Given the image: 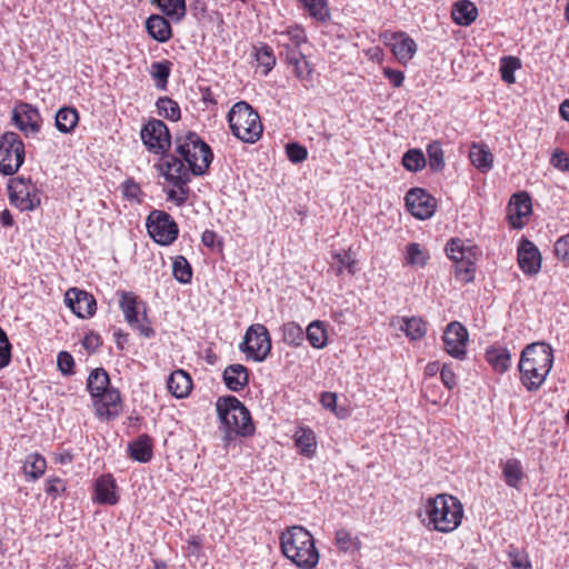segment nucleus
<instances>
[{"instance_id":"nucleus-3","label":"nucleus","mask_w":569,"mask_h":569,"mask_svg":"<svg viewBox=\"0 0 569 569\" xmlns=\"http://www.w3.org/2000/svg\"><path fill=\"white\" fill-rule=\"evenodd\" d=\"M425 512L428 518L426 526L429 529L450 533L461 525L465 511L461 501L457 497L449 493H439L427 499Z\"/></svg>"},{"instance_id":"nucleus-42","label":"nucleus","mask_w":569,"mask_h":569,"mask_svg":"<svg viewBox=\"0 0 569 569\" xmlns=\"http://www.w3.org/2000/svg\"><path fill=\"white\" fill-rule=\"evenodd\" d=\"M158 113L170 121H178L181 118V110L177 101L169 97H160L156 102Z\"/></svg>"},{"instance_id":"nucleus-47","label":"nucleus","mask_w":569,"mask_h":569,"mask_svg":"<svg viewBox=\"0 0 569 569\" xmlns=\"http://www.w3.org/2000/svg\"><path fill=\"white\" fill-rule=\"evenodd\" d=\"M428 254L422 251L419 243L411 242L406 248V263L409 266L425 267L428 262Z\"/></svg>"},{"instance_id":"nucleus-26","label":"nucleus","mask_w":569,"mask_h":569,"mask_svg":"<svg viewBox=\"0 0 569 569\" xmlns=\"http://www.w3.org/2000/svg\"><path fill=\"white\" fill-rule=\"evenodd\" d=\"M451 16L457 24L470 26L477 19L478 9L473 2L460 0L453 4Z\"/></svg>"},{"instance_id":"nucleus-61","label":"nucleus","mask_w":569,"mask_h":569,"mask_svg":"<svg viewBox=\"0 0 569 569\" xmlns=\"http://www.w3.org/2000/svg\"><path fill=\"white\" fill-rule=\"evenodd\" d=\"M383 74L395 88H399L402 86L405 80V74L402 71L391 68H385Z\"/></svg>"},{"instance_id":"nucleus-40","label":"nucleus","mask_w":569,"mask_h":569,"mask_svg":"<svg viewBox=\"0 0 569 569\" xmlns=\"http://www.w3.org/2000/svg\"><path fill=\"white\" fill-rule=\"evenodd\" d=\"M400 330L403 331L410 340H419L425 337L427 327L421 318L411 317L402 319Z\"/></svg>"},{"instance_id":"nucleus-64","label":"nucleus","mask_w":569,"mask_h":569,"mask_svg":"<svg viewBox=\"0 0 569 569\" xmlns=\"http://www.w3.org/2000/svg\"><path fill=\"white\" fill-rule=\"evenodd\" d=\"M123 194L128 199H137L140 193V187L132 180L123 182Z\"/></svg>"},{"instance_id":"nucleus-9","label":"nucleus","mask_w":569,"mask_h":569,"mask_svg":"<svg viewBox=\"0 0 569 569\" xmlns=\"http://www.w3.org/2000/svg\"><path fill=\"white\" fill-rule=\"evenodd\" d=\"M24 143L17 132L6 131L0 136V173L14 174L24 162Z\"/></svg>"},{"instance_id":"nucleus-60","label":"nucleus","mask_w":569,"mask_h":569,"mask_svg":"<svg viewBox=\"0 0 569 569\" xmlns=\"http://www.w3.org/2000/svg\"><path fill=\"white\" fill-rule=\"evenodd\" d=\"M440 378L442 383L449 389H453L457 386V379L455 372L448 365H443L440 370Z\"/></svg>"},{"instance_id":"nucleus-4","label":"nucleus","mask_w":569,"mask_h":569,"mask_svg":"<svg viewBox=\"0 0 569 569\" xmlns=\"http://www.w3.org/2000/svg\"><path fill=\"white\" fill-rule=\"evenodd\" d=\"M174 151L178 156H173L186 166L190 177L203 176L213 160L210 146L193 131L176 136Z\"/></svg>"},{"instance_id":"nucleus-33","label":"nucleus","mask_w":569,"mask_h":569,"mask_svg":"<svg viewBox=\"0 0 569 569\" xmlns=\"http://www.w3.org/2000/svg\"><path fill=\"white\" fill-rule=\"evenodd\" d=\"M295 445L300 453L311 458L316 453V435L310 428L301 427L295 433Z\"/></svg>"},{"instance_id":"nucleus-16","label":"nucleus","mask_w":569,"mask_h":569,"mask_svg":"<svg viewBox=\"0 0 569 569\" xmlns=\"http://www.w3.org/2000/svg\"><path fill=\"white\" fill-rule=\"evenodd\" d=\"M445 350L456 359L466 357V347L469 340L467 329L458 321L450 322L442 336Z\"/></svg>"},{"instance_id":"nucleus-52","label":"nucleus","mask_w":569,"mask_h":569,"mask_svg":"<svg viewBox=\"0 0 569 569\" xmlns=\"http://www.w3.org/2000/svg\"><path fill=\"white\" fill-rule=\"evenodd\" d=\"M256 59L260 66L266 68L264 73L269 72L276 63V58L269 46L257 49Z\"/></svg>"},{"instance_id":"nucleus-2","label":"nucleus","mask_w":569,"mask_h":569,"mask_svg":"<svg viewBox=\"0 0 569 569\" xmlns=\"http://www.w3.org/2000/svg\"><path fill=\"white\" fill-rule=\"evenodd\" d=\"M283 556L297 567L313 569L319 562V552L313 536L301 526H293L280 536Z\"/></svg>"},{"instance_id":"nucleus-57","label":"nucleus","mask_w":569,"mask_h":569,"mask_svg":"<svg viewBox=\"0 0 569 569\" xmlns=\"http://www.w3.org/2000/svg\"><path fill=\"white\" fill-rule=\"evenodd\" d=\"M550 163L558 170L569 171V158L563 150L556 149L552 152Z\"/></svg>"},{"instance_id":"nucleus-29","label":"nucleus","mask_w":569,"mask_h":569,"mask_svg":"<svg viewBox=\"0 0 569 569\" xmlns=\"http://www.w3.org/2000/svg\"><path fill=\"white\" fill-rule=\"evenodd\" d=\"M79 122V113L72 107L60 108L54 117V124L59 132L70 133L74 130Z\"/></svg>"},{"instance_id":"nucleus-20","label":"nucleus","mask_w":569,"mask_h":569,"mask_svg":"<svg viewBox=\"0 0 569 569\" xmlns=\"http://www.w3.org/2000/svg\"><path fill=\"white\" fill-rule=\"evenodd\" d=\"M118 486L110 473L98 477L94 481L93 501L99 505L114 506L119 501Z\"/></svg>"},{"instance_id":"nucleus-18","label":"nucleus","mask_w":569,"mask_h":569,"mask_svg":"<svg viewBox=\"0 0 569 569\" xmlns=\"http://www.w3.org/2000/svg\"><path fill=\"white\" fill-rule=\"evenodd\" d=\"M541 253L537 246L522 239L518 248V264L525 274L535 276L541 268Z\"/></svg>"},{"instance_id":"nucleus-62","label":"nucleus","mask_w":569,"mask_h":569,"mask_svg":"<svg viewBox=\"0 0 569 569\" xmlns=\"http://www.w3.org/2000/svg\"><path fill=\"white\" fill-rule=\"evenodd\" d=\"M132 328L137 329L139 331V333L144 338H152L156 335V331L150 326V322L147 318L146 310L143 311V321L142 322L138 321V323L136 326H133Z\"/></svg>"},{"instance_id":"nucleus-15","label":"nucleus","mask_w":569,"mask_h":569,"mask_svg":"<svg viewBox=\"0 0 569 569\" xmlns=\"http://www.w3.org/2000/svg\"><path fill=\"white\" fill-rule=\"evenodd\" d=\"M408 211L420 220L432 217L436 210V199L425 189L412 188L405 197Z\"/></svg>"},{"instance_id":"nucleus-30","label":"nucleus","mask_w":569,"mask_h":569,"mask_svg":"<svg viewBox=\"0 0 569 569\" xmlns=\"http://www.w3.org/2000/svg\"><path fill=\"white\" fill-rule=\"evenodd\" d=\"M309 16L320 23L331 21V11L328 0H298Z\"/></svg>"},{"instance_id":"nucleus-49","label":"nucleus","mask_w":569,"mask_h":569,"mask_svg":"<svg viewBox=\"0 0 569 569\" xmlns=\"http://www.w3.org/2000/svg\"><path fill=\"white\" fill-rule=\"evenodd\" d=\"M332 258L337 263V267H336L337 274H341L345 268H347L351 274H353L356 272L355 271L356 260L352 258L350 252H345V253L333 252Z\"/></svg>"},{"instance_id":"nucleus-46","label":"nucleus","mask_w":569,"mask_h":569,"mask_svg":"<svg viewBox=\"0 0 569 569\" xmlns=\"http://www.w3.org/2000/svg\"><path fill=\"white\" fill-rule=\"evenodd\" d=\"M427 154L432 171H441L445 168V154L439 141H432L428 144Z\"/></svg>"},{"instance_id":"nucleus-1","label":"nucleus","mask_w":569,"mask_h":569,"mask_svg":"<svg viewBox=\"0 0 569 569\" xmlns=\"http://www.w3.org/2000/svg\"><path fill=\"white\" fill-rule=\"evenodd\" d=\"M553 349L547 342L538 341L525 347L518 368L520 380L528 391L541 388L553 366Z\"/></svg>"},{"instance_id":"nucleus-45","label":"nucleus","mask_w":569,"mask_h":569,"mask_svg":"<svg viewBox=\"0 0 569 569\" xmlns=\"http://www.w3.org/2000/svg\"><path fill=\"white\" fill-rule=\"evenodd\" d=\"M402 164L408 171H421L426 167L423 152L419 149L408 150L402 157Z\"/></svg>"},{"instance_id":"nucleus-58","label":"nucleus","mask_w":569,"mask_h":569,"mask_svg":"<svg viewBox=\"0 0 569 569\" xmlns=\"http://www.w3.org/2000/svg\"><path fill=\"white\" fill-rule=\"evenodd\" d=\"M82 345L84 349L88 350L89 352H96L102 345V339L99 333L90 331L84 336Z\"/></svg>"},{"instance_id":"nucleus-17","label":"nucleus","mask_w":569,"mask_h":569,"mask_svg":"<svg viewBox=\"0 0 569 569\" xmlns=\"http://www.w3.org/2000/svg\"><path fill=\"white\" fill-rule=\"evenodd\" d=\"M64 302L79 318L87 319L96 313V299L84 290L70 288L64 295Z\"/></svg>"},{"instance_id":"nucleus-34","label":"nucleus","mask_w":569,"mask_h":569,"mask_svg":"<svg viewBox=\"0 0 569 569\" xmlns=\"http://www.w3.org/2000/svg\"><path fill=\"white\" fill-rule=\"evenodd\" d=\"M110 388V378L103 368L93 369L87 379V389L92 398H98Z\"/></svg>"},{"instance_id":"nucleus-21","label":"nucleus","mask_w":569,"mask_h":569,"mask_svg":"<svg viewBox=\"0 0 569 569\" xmlns=\"http://www.w3.org/2000/svg\"><path fill=\"white\" fill-rule=\"evenodd\" d=\"M222 380L230 391L239 392L249 383V370L240 363L229 365L222 372Z\"/></svg>"},{"instance_id":"nucleus-6","label":"nucleus","mask_w":569,"mask_h":569,"mask_svg":"<svg viewBox=\"0 0 569 569\" xmlns=\"http://www.w3.org/2000/svg\"><path fill=\"white\" fill-rule=\"evenodd\" d=\"M216 409L220 422L241 437L252 436L254 426L246 406L234 396H222L217 399Z\"/></svg>"},{"instance_id":"nucleus-11","label":"nucleus","mask_w":569,"mask_h":569,"mask_svg":"<svg viewBox=\"0 0 569 569\" xmlns=\"http://www.w3.org/2000/svg\"><path fill=\"white\" fill-rule=\"evenodd\" d=\"M149 236L161 246H169L178 237L179 228L173 218L162 210H153L147 218Z\"/></svg>"},{"instance_id":"nucleus-44","label":"nucleus","mask_w":569,"mask_h":569,"mask_svg":"<svg viewBox=\"0 0 569 569\" xmlns=\"http://www.w3.org/2000/svg\"><path fill=\"white\" fill-rule=\"evenodd\" d=\"M282 339L289 346L299 347L305 340V331L298 323L287 322L282 327Z\"/></svg>"},{"instance_id":"nucleus-31","label":"nucleus","mask_w":569,"mask_h":569,"mask_svg":"<svg viewBox=\"0 0 569 569\" xmlns=\"http://www.w3.org/2000/svg\"><path fill=\"white\" fill-rule=\"evenodd\" d=\"M162 14L173 22H180L187 13L186 0H153Z\"/></svg>"},{"instance_id":"nucleus-5","label":"nucleus","mask_w":569,"mask_h":569,"mask_svg":"<svg viewBox=\"0 0 569 569\" xmlns=\"http://www.w3.org/2000/svg\"><path fill=\"white\" fill-rule=\"evenodd\" d=\"M228 122L232 134L247 143L257 142L263 127L258 112L246 101L234 103L228 112Z\"/></svg>"},{"instance_id":"nucleus-27","label":"nucleus","mask_w":569,"mask_h":569,"mask_svg":"<svg viewBox=\"0 0 569 569\" xmlns=\"http://www.w3.org/2000/svg\"><path fill=\"white\" fill-rule=\"evenodd\" d=\"M469 158L471 163L481 172H487L492 168L493 156L486 144L472 143Z\"/></svg>"},{"instance_id":"nucleus-63","label":"nucleus","mask_w":569,"mask_h":569,"mask_svg":"<svg viewBox=\"0 0 569 569\" xmlns=\"http://www.w3.org/2000/svg\"><path fill=\"white\" fill-rule=\"evenodd\" d=\"M320 402L323 408L336 412L337 409V395L333 392H322L320 396Z\"/></svg>"},{"instance_id":"nucleus-28","label":"nucleus","mask_w":569,"mask_h":569,"mask_svg":"<svg viewBox=\"0 0 569 569\" xmlns=\"http://www.w3.org/2000/svg\"><path fill=\"white\" fill-rule=\"evenodd\" d=\"M139 299L138 297L130 291H121L119 307L124 315V319L130 327H133L138 323V315H139Z\"/></svg>"},{"instance_id":"nucleus-19","label":"nucleus","mask_w":569,"mask_h":569,"mask_svg":"<svg viewBox=\"0 0 569 569\" xmlns=\"http://www.w3.org/2000/svg\"><path fill=\"white\" fill-rule=\"evenodd\" d=\"M507 211L510 224L516 229L522 228V218L532 212L531 198L525 191L515 193L510 199Z\"/></svg>"},{"instance_id":"nucleus-24","label":"nucleus","mask_w":569,"mask_h":569,"mask_svg":"<svg viewBox=\"0 0 569 569\" xmlns=\"http://www.w3.org/2000/svg\"><path fill=\"white\" fill-rule=\"evenodd\" d=\"M169 392L178 398L187 397L192 389V379L188 372L182 369L174 370L167 380Z\"/></svg>"},{"instance_id":"nucleus-36","label":"nucleus","mask_w":569,"mask_h":569,"mask_svg":"<svg viewBox=\"0 0 569 569\" xmlns=\"http://www.w3.org/2000/svg\"><path fill=\"white\" fill-rule=\"evenodd\" d=\"M486 359L497 372H506L511 366L510 352L503 347L489 348Z\"/></svg>"},{"instance_id":"nucleus-55","label":"nucleus","mask_w":569,"mask_h":569,"mask_svg":"<svg viewBox=\"0 0 569 569\" xmlns=\"http://www.w3.org/2000/svg\"><path fill=\"white\" fill-rule=\"evenodd\" d=\"M510 565L513 569H531L528 556L520 552L517 548L510 547L509 551Z\"/></svg>"},{"instance_id":"nucleus-43","label":"nucleus","mask_w":569,"mask_h":569,"mask_svg":"<svg viewBox=\"0 0 569 569\" xmlns=\"http://www.w3.org/2000/svg\"><path fill=\"white\" fill-rule=\"evenodd\" d=\"M173 278L183 284L190 283L192 280V268L183 256H177L172 263Z\"/></svg>"},{"instance_id":"nucleus-48","label":"nucleus","mask_w":569,"mask_h":569,"mask_svg":"<svg viewBox=\"0 0 569 569\" xmlns=\"http://www.w3.org/2000/svg\"><path fill=\"white\" fill-rule=\"evenodd\" d=\"M521 67V62L516 57H503L500 61L501 79L507 83H515V71Z\"/></svg>"},{"instance_id":"nucleus-56","label":"nucleus","mask_w":569,"mask_h":569,"mask_svg":"<svg viewBox=\"0 0 569 569\" xmlns=\"http://www.w3.org/2000/svg\"><path fill=\"white\" fill-rule=\"evenodd\" d=\"M57 365L63 376H70L73 373L74 360L68 351H60L58 353Z\"/></svg>"},{"instance_id":"nucleus-14","label":"nucleus","mask_w":569,"mask_h":569,"mask_svg":"<svg viewBox=\"0 0 569 569\" xmlns=\"http://www.w3.org/2000/svg\"><path fill=\"white\" fill-rule=\"evenodd\" d=\"M30 179L23 177L11 178L8 183L10 203L21 211H32L40 206V198L34 192Z\"/></svg>"},{"instance_id":"nucleus-54","label":"nucleus","mask_w":569,"mask_h":569,"mask_svg":"<svg viewBox=\"0 0 569 569\" xmlns=\"http://www.w3.org/2000/svg\"><path fill=\"white\" fill-rule=\"evenodd\" d=\"M556 257L569 266V234L560 237L553 244Z\"/></svg>"},{"instance_id":"nucleus-10","label":"nucleus","mask_w":569,"mask_h":569,"mask_svg":"<svg viewBox=\"0 0 569 569\" xmlns=\"http://www.w3.org/2000/svg\"><path fill=\"white\" fill-rule=\"evenodd\" d=\"M239 349L246 353L248 359L262 362L271 351V338L266 326L261 323L251 325L240 343Z\"/></svg>"},{"instance_id":"nucleus-35","label":"nucleus","mask_w":569,"mask_h":569,"mask_svg":"<svg viewBox=\"0 0 569 569\" xmlns=\"http://www.w3.org/2000/svg\"><path fill=\"white\" fill-rule=\"evenodd\" d=\"M501 469L507 486L518 488L525 477L521 462L516 458H511L501 463Z\"/></svg>"},{"instance_id":"nucleus-32","label":"nucleus","mask_w":569,"mask_h":569,"mask_svg":"<svg viewBox=\"0 0 569 569\" xmlns=\"http://www.w3.org/2000/svg\"><path fill=\"white\" fill-rule=\"evenodd\" d=\"M129 452L132 459L139 462H148L152 458V441L148 435H140L129 445Z\"/></svg>"},{"instance_id":"nucleus-22","label":"nucleus","mask_w":569,"mask_h":569,"mask_svg":"<svg viewBox=\"0 0 569 569\" xmlns=\"http://www.w3.org/2000/svg\"><path fill=\"white\" fill-rule=\"evenodd\" d=\"M100 407L97 408V413L106 419L117 417L121 409V396L118 389L109 388L103 391L99 397Z\"/></svg>"},{"instance_id":"nucleus-12","label":"nucleus","mask_w":569,"mask_h":569,"mask_svg":"<svg viewBox=\"0 0 569 569\" xmlns=\"http://www.w3.org/2000/svg\"><path fill=\"white\" fill-rule=\"evenodd\" d=\"M11 121L26 138H37L42 128V117L39 109L24 101L16 103Z\"/></svg>"},{"instance_id":"nucleus-7","label":"nucleus","mask_w":569,"mask_h":569,"mask_svg":"<svg viewBox=\"0 0 569 569\" xmlns=\"http://www.w3.org/2000/svg\"><path fill=\"white\" fill-rule=\"evenodd\" d=\"M158 168L164 179L178 189V191L169 189L167 191V199L173 201L177 206H183L190 192L188 187L191 180L189 170L173 154L161 158V163L158 164Z\"/></svg>"},{"instance_id":"nucleus-25","label":"nucleus","mask_w":569,"mask_h":569,"mask_svg":"<svg viewBox=\"0 0 569 569\" xmlns=\"http://www.w3.org/2000/svg\"><path fill=\"white\" fill-rule=\"evenodd\" d=\"M396 42L392 46L395 57L401 63L410 61L417 52V44L406 32H396L393 34Z\"/></svg>"},{"instance_id":"nucleus-59","label":"nucleus","mask_w":569,"mask_h":569,"mask_svg":"<svg viewBox=\"0 0 569 569\" xmlns=\"http://www.w3.org/2000/svg\"><path fill=\"white\" fill-rule=\"evenodd\" d=\"M287 34L289 36V39L296 47H299L301 43L307 42V34L301 26L297 24L295 27H290L287 30Z\"/></svg>"},{"instance_id":"nucleus-8","label":"nucleus","mask_w":569,"mask_h":569,"mask_svg":"<svg viewBox=\"0 0 569 569\" xmlns=\"http://www.w3.org/2000/svg\"><path fill=\"white\" fill-rule=\"evenodd\" d=\"M445 250L448 258L456 262V277L465 283L471 282L475 279V259L478 247L466 243L459 238H451L447 242Z\"/></svg>"},{"instance_id":"nucleus-38","label":"nucleus","mask_w":569,"mask_h":569,"mask_svg":"<svg viewBox=\"0 0 569 569\" xmlns=\"http://www.w3.org/2000/svg\"><path fill=\"white\" fill-rule=\"evenodd\" d=\"M305 336L309 343L316 349H322L327 346V330L325 328V323L320 320L312 321L307 327Z\"/></svg>"},{"instance_id":"nucleus-39","label":"nucleus","mask_w":569,"mask_h":569,"mask_svg":"<svg viewBox=\"0 0 569 569\" xmlns=\"http://www.w3.org/2000/svg\"><path fill=\"white\" fill-rule=\"evenodd\" d=\"M47 467L46 459L39 455V453H30L27 456L24 465H23V472L26 476L30 477L33 480H37L40 478Z\"/></svg>"},{"instance_id":"nucleus-13","label":"nucleus","mask_w":569,"mask_h":569,"mask_svg":"<svg viewBox=\"0 0 569 569\" xmlns=\"http://www.w3.org/2000/svg\"><path fill=\"white\" fill-rule=\"evenodd\" d=\"M141 140L147 149L154 154L168 156L171 136L167 124L159 119L149 120L141 129Z\"/></svg>"},{"instance_id":"nucleus-41","label":"nucleus","mask_w":569,"mask_h":569,"mask_svg":"<svg viewBox=\"0 0 569 569\" xmlns=\"http://www.w3.org/2000/svg\"><path fill=\"white\" fill-rule=\"evenodd\" d=\"M171 72V62L168 60L153 62L151 64L150 74L156 81V87L160 90H166L168 80Z\"/></svg>"},{"instance_id":"nucleus-23","label":"nucleus","mask_w":569,"mask_h":569,"mask_svg":"<svg viewBox=\"0 0 569 569\" xmlns=\"http://www.w3.org/2000/svg\"><path fill=\"white\" fill-rule=\"evenodd\" d=\"M146 29L149 36L158 42H167L172 37L171 24L164 14H151L146 20Z\"/></svg>"},{"instance_id":"nucleus-53","label":"nucleus","mask_w":569,"mask_h":569,"mask_svg":"<svg viewBox=\"0 0 569 569\" xmlns=\"http://www.w3.org/2000/svg\"><path fill=\"white\" fill-rule=\"evenodd\" d=\"M67 489L66 482L59 477H49L46 480L44 491L49 497L56 499Z\"/></svg>"},{"instance_id":"nucleus-50","label":"nucleus","mask_w":569,"mask_h":569,"mask_svg":"<svg viewBox=\"0 0 569 569\" xmlns=\"http://www.w3.org/2000/svg\"><path fill=\"white\" fill-rule=\"evenodd\" d=\"M11 350L12 346L6 331L0 327V369L9 366L11 362Z\"/></svg>"},{"instance_id":"nucleus-51","label":"nucleus","mask_w":569,"mask_h":569,"mask_svg":"<svg viewBox=\"0 0 569 569\" xmlns=\"http://www.w3.org/2000/svg\"><path fill=\"white\" fill-rule=\"evenodd\" d=\"M286 153L292 163H300L308 157L307 148L298 142H289L286 146Z\"/></svg>"},{"instance_id":"nucleus-37","label":"nucleus","mask_w":569,"mask_h":569,"mask_svg":"<svg viewBox=\"0 0 569 569\" xmlns=\"http://www.w3.org/2000/svg\"><path fill=\"white\" fill-rule=\"evenodd\" d=\"M335 545L340 552L348 555H355L361 548V541L358 536L351 535V532L345 528L336 531Z\"/></svg>"}]
</instances>
